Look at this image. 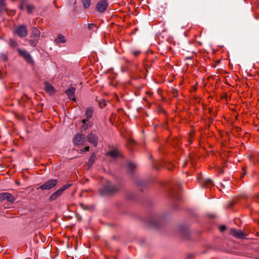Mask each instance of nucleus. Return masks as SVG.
Instances as JSON below:
<instances>
[{
	"label": "nucleus",
	"mask_w": 259,
	"mask_h": 259,
	"mask_svg": "<svg viewBox=\"0 0 259 259\" xmlns=\"http://www.w3.org/2000/svg\"><path fill=\"white\" fill-rule=\"evenodd\" d=\"M40 35V32L37 28H32L30 35V39L29 41L30 45L32 47H35L36 46L38 42Z\"/></svg>",
	"instance_id": "1"
},
{
	"label": "nucleus",
	"mask_w": 259,
	"mask_h": 259,
	"mask_svg": "<svg viewBox=\"0 0 259 259\" xmlns=\"http://www.w3.org/2000/svg\"><path fill=\"white\" fill-rule=\"evenodd\" d=\"M117 188L116 186L114 185H111L109 183L106 186H105L103 189L100 190V193L102 195H106L111 194L117 191Z\"/></svg>",
	"instance_id": "2"
},
{
	"label": "nucleus",
	"mask_w": 259,
	"mask_h": 259,
	"mask_svg": "<svg viewBox=\"0 0 259 259\" xmlns=\"http://www.w3.org/2000/svg\"><path fill=\"white\" fill-rule=\"evenodd\" d=\"M57 180L56 179H51L47 181L45 184L41 185L39 188L42 190H50L54 187L57 183Z\"/></svg>",
	"instance_id": "3"
},
{
	"label": "nucleus",
	"mask_w": 259,
	"mask_h": 259,
	"mask_svg": "<svg viewBox=\"0 0 259 259\" xmlns=\"http://www.w3.org/2000/svg\"><path fill=\"white\" fill-rule=\"evenodd\" d=\"M73 143L75 145H82L86 142L85 136L82 134H77L73 139Z\"/></svg>",
	"instance_id": "4"
},
{
	"label": "nucleus",
	"mask_w": 259,
	"mask_h": 259,
	"mask_svg": "<svg viewBox=\"0 0 259 259\" xmlns=\"http://www.w3.org/2000/svg\"><path fill=\"white\" fill-rule=\"evenodd\" d=\"M15 31L20 37H24L27 35V29L23 25L18 26Z\"/></svg>",
	"instance_id": "5"
},
{
	"label": "nucleus",
	"mask_w": 259,
	"mask_h": 259,
	"mask_svg": "<svg viewBox=\"0 0 259 259\" xmlns=\"http://www.w3.org/2000/svg\"><path fill=\"white\" fill-rule=\"evenodd\" d=\"M4 200H7L10 202H13L15 201V198L14 196L10 193L7 192L0 193V202H2Z\"/></svg>",
	"instance_id": "6"
},
{
	"label": "nucleus",
	"mask_w": 259,
	"mask_h": 259,
	"mask_svg": "<svg viewBox=\"0 0 259 259\" xmlns=\"http://www.w3.org/2000/svg\"><path fill=\"white\" fill-rule=\"evenodd\" d=\"M230 233L232 235L237 239H244L246 237V234L243 233L242 231L232 229L230 230Z\"/></svg>",
	"instance_id": "7"
},
{
	"label": "nucleus",
	"mask_w": 259,
	"mask_h": 259,
	"mask_svg": "<svg viewBox=\"0 0 259 259\" xmlns=\"http://www.w3.org/2000/svg\"><path fill=\"white\" fill-rule=\"evenodd\" d=\"M18 51L20 54L24 58L27 62L29 63H33V60L31 57V55L28 52L25 50L20 49H18Z\"/></svg>",
	"instance_id": "8"
},
{
	"label": "nucleus",
	"mask_w": 259,
	"mask_h": 259,
	"mask_svg": "<svg viewBox=\"0 0 259 259\" xmlns=\"http://www.w3.org/2000/svg\"><path fill=\"white\" fill-rule=\"evenodd\" d=\"M198 183L203 185L205 187H209L213 185L212 181L209 179L198 178Z\"/></svg>",
	"instance_id": "9"
},
{
	"label": "nucleus",
	"mask_w": 259,
	"mask_h": 259,
	"mask_svg": "<svg viewBox=\"0 0 259 259\" xmlns=\"http://www.w3.org/2000/svg\"><path fill=\"white\" fill-rule=\"evenodd\" d=\"M107 7V3L105 0H103L98 3L96 9L100 12H104L106 10Z\"/></svg>",
	"instance_id": "10"
},
{
	"label": "nucleus",
	"mask_w": 259,
	"mask_h": 259,
	"mask_svg": "<svg viewBox=\"0 0 259 259\" xmlns=\"http://www.w3.org/2000/svg\"><path fill=\"white\" fill-rule=\"evenodd\" d=\"M75 89L73 87H70L65 91L66 94L68 96L69 99L73 101H76L75 97Z\"/></svg>",
	"instance_id": "11"
},
{
	"label": "nucleus",
	"mask_w": 259,
	"mask_h": 259,
	"mask_svg": "<svg viewBox=\"0 0 259 259\" xmlns=\"http://www.w3.org/2000/svg\"><path fill=\"white\" fill-rule=\"evenodd\" d=\"M98 137L94 133H91L88 136V141L93 144L94 146H96L98 144Z\"/></svg>",
	"instance_id": "12"
},
{
	"label": "nucleus",
	"mask_w": 259,
	"mask_h": 259,
	"mask_svg": "<svg viewBox=\"0 0 259 259\" xmlns=\"http://www.w3.org/2000/svg\"><path fill=\"white\" fill-rule=\"evenodd\" d=\"M45 90L49 93L50 94H52L54 93V87L51 85L50 83L45 82Z\"/></svg>",
	"instance_id": "13"
},
{
	"label": "nucleus",
	"mask_w": 259,
	"mask_h": 259,
	"mask_svg": "<svg viewBox=\"0 0 259 259\" xmlns=\"http://www.w3.org/2000/svg\"><path fill=\"white\" fill-rule=\"evenodd\" d=\"M107 155H109L112 158H116L119 156V153L116 149H114L107 153Z\"/></svg>",
	"instance_id": "14"
},
{
	"label": "nucleus",
	"mask_w": 259,
	"mask_h": 259,
	"mask_svg": "<svg viewBox=\"0 0 259 259\" xmlns=\"http://www.w3.org/2000/svg\"><path fill=\"white\" fill-rule=\"evenodd\" d=\"M62 192H61V190H60L59 189L57 191H56L55 192H54V193H53L50 197V199L51 200H56L60 195H61L62 194Z\"/></svg>",
	"instance_id": "15"
},
{
	"label": "nucleus",
	"mask_w": 259,
	"mask_h": 259,
	"mask_svg": "<svg viewBox=\"0 0 259 259\" xmlns=\"http://www.w3.org/2000/svg\"><path fill=\"white\" fill-rule=\"evenodd\" d=\"M93 113V109L92 108L89 107L87 108L85 111L86 118L85 119H88L89 120L92 117Z\"/></svg>",
	"instance_id": "16"
},
{
	"label": "nucleus",
	"mask_w": 259,
	"mask_h": 259,
	"mask_svg": "<svg viewBox=\"0 0 259 259\" xmlns=\"http://www.w3.org/2000/svg\"><path fill=\"white\" fill-rule=\"evenodd\" d=\"M56 42L57 44L65 43L66 42V39L64 36L62 34L58 35L57 37L56 38Z\"/></svg>",
	"instance_id": "17"
},
{
	"label": "nucleus",
	"mask_w": 259,
	"mask_h": 259,
	"mask_svg": "<svg viewBox=\"0 0 259 259\" xmlns=\"http://www.w3.org/2000/svg\"><path fill=\"white\" fill-rule=\"evenodd\" d=\"M91 126L90 121L88 119H84L82 120V127L84 130H87Z\"/></svg>",
	"instance_id": "18"
},
{
	"label": "nucleus",
	"mask_w": 259,
	"mask_h": 259,
	"mask_svg": "<svg viewBox=\"0 0 259 259\" xmlns=\"http://www.w3.org/2000/svg\"><path fill=\"white\" fill-rule=\"evenodd\" d=\"M84 8H89L91 5V0H82Z\"/></svg>",
	"instance_id": "19"
},
{
	"label": "nucleus",
	"mask_w": 259,
	"mask_h": 259,
	"mask_svg": "<svg viewBox=\"0 0 259 259\" xmlns=\"http://www.w3.org/2000/svg\"><path fill=\"white\" fill-rule=\"evenodd\" d=\"M127 167L129 170L132 171L136 167V165L134 163L129 162L127 165Z\"/></svg>",
	"instance_id": "20"
},
{
	"label": "nucleus",
	"mask_w": 259,
	"mask_h": 259,
	"mask_svg": "<svg viewBox=\"0 0 259 259\" xmlns=\"http://www.w3.org/2000/svg\"><path fill=\"white\" fill-rule=\"evenodd\" d=\"M72 185L71 184H66V185H64L63 186H62V188H61L60 189H59L60 190H61V192L62 193H63V192L64 191H65V190L67 189L68 188H69V187H71V186Z\"/></svg>",
	"instance_id": "21"
},
{
	"label": "nucleus",
	"mask_w": 259,
	"mask_h": 259,
	"mask_svg": "<svg viewBox=\"0 0 259 259\" xmlns=\"http://www.w3.org/2000/svg\"><path fill=\"white\" fill-rule=\"evenodd\" d=\"M10 45L12 47H15L17 46V43L16 41L11 39L10 40Z\"/></svg>",
	"instance_id": "22"
},
{
	"label": "nucleus",
	"mask_w": 259,
	"mask_h": 259,
	"mask_svg": "<svg viewBox=\"0 0 259 259\" xmlns=\"http://www.w3.org/2000/svg\"><path fill=\"white\" fill-rule=\"evenodd\" d=\"M132 54L134 56H138L139 54H141V51H139V50H133L132 51Z\"/></svg>",
	"instance_id": "23"
},
{
	"label": "nucleus",
	"mask_w": 259,
	"mask_h": 259,
	"mask_svg": "<svg viewBox=\"0 0 259 259\" xmlns=\"http://www.w3.org/2000/svg\"><path fill=\"white\" fill-rule=\"evenodd\" d=\"M33 9H34V7L32 5H28L27 6V11L29 13H31Z\"/></svg>",
	"instance_id": "24"
},
{
	"label": "nucleus",
	"mask_w": 259,
	"mask_h": 259,
	"mask_svg": "<svg viewBox=\"0 0 259 259\" xmlns=\"http://www.w3.org/2000/svg\"><path fill=\"white\" fill-rule=\"evenodd\" d=\"M95 158V154H93L91 155V156L90 157V159H89V162H91V163H93L94 159Z\"/></svg>",
	"instance_id": "25"
},
{
	"label": "nucleus",
	"mask_w": 259,
	"mask_h": 259,
	"mask_svg": "<svg viewBox=\"0 0 259 259\" xmlns=\"http://www.w3.org/2000/svg\"><path fill=\"white\" fill-rule=\"evenodd\" d=\"M90 150V147L89 146H86L84 149H81L80 151L81 152L88 151Z\"/></svg>",
	"instance_id": "26"
},
{
	"label": "nucleus",
	"mask_w": 259,
	"mask_h": 259,
	"mask_svg": "<svg viewBox=\"0 0 259 259\" xmlns=\"http://www.w3.org/2000/svg\"><path fill=\"white\" fill-rule=\"evenodd\" d=\"M226 227L225 226H221L220 227V230L221 231H224L226 229Z\"/></svg>",
	"instance_id": "27"
},
{
	"label": "nucleus",
	"mask_w": 259,
	"mask_h": 259,
	"mask_svg": "<svg viewBox=\"0 0 259 259\" xmlns=\"http://www.w3.org/2000/svg\"><path fill=\"white\" fill-rule=\"evenodd\" d=\"M100 106L101 107H105L106 106V103L104 101L100 102Z\"/></svg>",
	"instance_id": "28"
},
{
	"label": "nucleus",
	"mask_w": 259,
	"mask_h": 259,
	"mask_svg": "<svg viewBox=\"0 0 259 259\" xmlns=\"http://www.w3.org/2000/svg\"><path fill=\"white\" fill-rule=\"evenodd\" d=\"M20 8L21 9H22H22H23V5H20Z\"/></svg>",
	"instance_id": "29"
},
{
	"label": "nucleus",
	"mask_w": 259,
	"mask_h": 259,
	"mask_svg": "<svg viewBox=\"0 0 259 259\" xmlns=\"http://www.w3.org/2000/svg\"><path fill=\"white\" fill-rule=\"evenodd\" d=\"M81 206L83 208L85 209L84 205L81 204Z\"/></svg>",
	"instance_id": "30"
}]
</instances>
